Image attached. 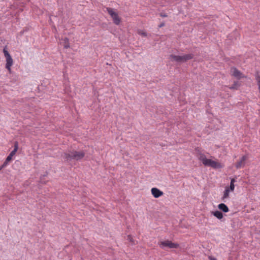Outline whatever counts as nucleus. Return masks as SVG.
<instances>
[{"mask_svg":"<svg viewBox=\"0 0 260 260\" xmlns=\"http://www.w3.org/2000/svg\"><path fill=\"white\" fill-rule=\"evenodd\" d=\"M84 150L77 151L75 150H68L62 155L65 161L70 162L72 160L80 161L85 156Z\"/></svg>","mask_w":260,"mask_h":260,"instance_id":"nucleus-1","label":"nucleus"},{"mask_svg":"<svg viewBox=\"0 0 260 260\" xmlns=\"http://www.w3.org/2000/svg\"><path fill=\"white\" fill-rule=\"evenodd\" d=\"M199 159L202 162L204 166L211 167L215 169H220L223 167L221 164L212 159L207 158L206 155L202 153L200 154Z\"/></svg>","mask_w":260,"mask_h":260,"instance_id":"nucleus-2","label":"nucleus"},{"mask_svg":"<svg viewBox=\"0 0 260 260\" xmlns=\"http://www.w3.org/2000/svg\"><path fill=\"white\" fill-rule=\"evenodd\" d=\"M194 55L192 53L186 54L181 56L171 54L170 55V59L171 61L183 63L192 59Z\"/></svg>","mask_w":260,"mask_h":260,"instance_id":"nucleus-3","label":"nucleus"},{"mask_svg":"<svg viewBox=\"0 0 260 260\" xmlns=\"http://www.w3.org/2000/svg\"><path fill=\"white\" fill-rule=\"evenodd\" d=\"M159 246L161 248L164 249L166 247L170 249H176L179 247V245L177 243H173L169 240L160 242Z\"/></svg>","mask_w":260,"mask_h":260,"instance_id":"nucleus-4","label":"nucleus"},{"mask_svg":"<svg viewBox=\"0 0 260 260\" xmlns=\"http://www.w3.org/2000/svg\"><path fill=\"white\" fill-rule=\"evenodd\" d=\"M106 11L112 18L113 23L116 25H119L121 22V18L117 13L114 12L113 9L109 7L106 8Z\"/></svg>","mask_w":260,"mask_h":260,"instance_id":"nucleus-5","label":"nucleus"},{"mask_svg":"<svg viewBox=\"0 0 260 260\" xmlns=\"http://www.w3.org/2000/svg\"><path fill=\"white\" fill-rule=\"evenodd\" d=\"M230 72L232 76L237 78L238 79H240L241 78L246 77L239 70L234 67L231 68Z\"/></svg>","mask_w":260,"mask_h":260,"instance_id":"nucleus-6","label":"nucleus"},{"mask_svg":"<svg viewBox=\"0 0 260 260\" xmlns=\"http://www.w3.org/2000/svg\"><path fill=\"white\" fill-rule=\"evenodd\" d=\"M247 157L246 155H243L240 159V160L237 162L235 165V167L237 169H240L244 167L245 165V161L247 159Z\"/></svg>","mask_w":260,"mask_h":260,"instance_id":"nucleus-7","label":"nucleus"},{"mask_svg":"<svg viewBox=\"0 0 260 260\" xmlns=\"http://www.w3.org/2000/svg\"><path fill=\"white\" fill-rule=\"evenodd\" d=\"M151 192L155 198H158L162 196L164 194V192L162 191L156 187L152 188Z\"/></svg>","mask_w":260,"mask_h":260,"instance_id":"nucleus-8","label":"nucleus"},{"mask_svg":"<svg viewBox=\"0 0 260 260\" xmlns=\"http://www.w3.org/2000/svg\"><path fill=\"white\" fill-rule=\"evenodd\" d=\"M6 68L9 71H11V67L13 64V60L12 57L10 56H7L6 57Z\"/></svg>","mask_w":260,"mask_h":260,"instance_id":"nucleus-9","label":"nucleus"},{"mask_svg":"<svg viewBox=\"0 0 260 260\" xmlns=\"http://www.w3.org/2000/svg\"><path fill=\"white\" fill-rule=\"evenodd\" d=\"M219 209L223 211V212L226 213L229 211L228 207L224 203H220L218 205Z\"/></svg>","mask_w":260,"mask_h":260,"instance_id":"nucleus-10","label":"nucleus"},{"mask_svg":"<svg viewBox=\"0 0 260 260\" xmlns=\"http://www.w3.org/2000/svg\"><path fill=\"white\" fill-rule=\"evenodd\" d=\"M212 214L218 219H221L223 218V214L221 212L219 211H213Z\"/></svg>","mask_w":260,"mask_h":260,"instance_id":"nucleus-11","label":"nucleus"},{"mask_svg":"<svg viewBox=\"0 0 260 260\" xmlns=\"http://www.w3.org/2000/svg\"><path fill=\"white\" fill-rule=\"evenodd\" d=\"M241 84L238 81H234V84L229 87L230 89L237 90L240 87Z\"/></svg>","mask_w":260,"mask_h":260,"instance_id":"nucleus-12","label":"nucleus"},{"mask_svg":"<svg viewBox=\"0 0 260 260\" xmlns=\"http://www.w3.org/2000/svg\"><path fill=\"white\" fill-rule=\"evenodd\" d=\"M14 148L13 150L11 152V153H10V155L12 156H13L15 154L16 152L18 150V142L17 141H15L14 142Z\"/></svg>","mask_w":260,"mask_h":260,"instance_id":"nucleus-13","label":"nucleus"},{"mask_svg":"<svg viewBox=\"0 0 260 260\" xmlns=\"http://www.w3.org/2000/svg\"><path fill=\"white\" fill-rule=\"evenodd\" d=\"M236 181L235 179H234V178H233L231 179V182H230V188H229L230 190L233 191L234 190V188H235L234 183Z\"/></svg>","mask_w":260,"mask_h":260,"instance_id":"nucleus-14","label":"nucleus"},{"mask_svg":"<svg viewBox=\"0 0 260 260\" xmlns=\"http://www.w3.org/2000/svg\"><path fill=\"white\" fill-rule=\"evenodd\" d=\"M230 189L229 188H226L223 192V196L222 197V200H224L225 198H227L229 196Z\"/></svg>","mask_w":260,"mask_h":260,"instance_id":"nucleus-15","label":"nucleus"},{"mask_svg":"<svg viewBox=\"0 0 260 260\" xmlns=\"http://www.w3.org/2000/svg\"><path fill=\"white\" fill-rule=\"evenodd\" d=\"M255 79L256 80L257 84L258 85V88L259 90V92L260 93V75L258 74H257L255 76Z\"/></svg>","mask_w":260,"mask_h":260,"instance_id":"nucleus-16","label":"nucleus"},{"mask_svg":"<svg viewBox=\"0 0 260 260\" xmlns=\"http://www.w3.org/2000/svg\"><path fill=\"white\" fill-rule=\"evenodd\" d=\"M3 52H4L5 57L10 56V53L8 52V51L7 50H6L5 48L4 49Z\"/></svg>","mask_w":260,"mask_h":260,"instance_id":"nucleus-17","label":"nucleus"},{"mask_svg":"<svg viewBox=\"0 0 260 260\" xmlns=\"http://www.w3.org/2000/svg\"><path fill=\"white\" fill-rule=\"evenodd\" d=\"M9 162V161H7V160H6L5 162L3 163V164L2 165L0 169H2V168L6 167L8 165Z\"/></svg>","mask_w":260,"mask_h":260,"instance_id":"nucleus-18","label":"nucleus"},{"mask_svg":"<svg viewBox=\"0 0 260 260\" xmlns=\"http://www.w3.org/2000/svg\"><path fill=\"white\" fill-rule=\"evenodd\" d=\"M12 157L13 156H11L10 154H9V155L6 158V160H7V161H10V160H11Z\"/></svg>","mask_w":260,"mask_h":260,"instance_id":"nucleus-19","label":"nucleus"},{"mask_svg":"<svg viewBox=\"0 0 260 260\" xmlns=\"http://www.w3.org/2000/svg\"><path fill=\"white\" fill-rule=\"evenodd\" d=\"M64 47L65 48H68L70 47V44H69V42L68 43H65L64 44Z\"/></svg>","mask_w":260,"mask_h":260,"instance_id":"nucleus-20","label":"nucleus"},{"mask_svg":"<svg viewBox=\"0 0 260 260\" xmlns=\"http://www.w3.org/2000/svg\"><path fill=\"white\" fill-rule=\"evenodd\" d=\"M160 16L162 17H167L168 16V15L166 14L162 13H161L160 14Z\"/></svg>","mask_w":260,"mask_h":260,"instance_id":"nucleus-21","label":"nucleus"},{"mask_svg":"<svg viewBox=\"0 0 260 260\" xmlns=\"http://www.w3.org/2000/svg\"><path fill=\"white\" fill-rule=\"evenodd\" d=\"M64 44L69 42V39L68 38H65L64 39Z\"/></svg>","mask_w":260,"mask_h":260,"instance_id":"nucleus-22","label":"nucleus"},{"mask_svg":"<svg viewBox=\"0 0 260 260\" xmlns=\"http://www.w3.org/2000/svg\"><path fill=\"white\" fill-rule=\"evenodd\" d=\"M142 36H144V37H146L147 34L146 32H143L142 33L140 34Z\"/></svg>","mask_w":260,"mask_h":260,"instance_id":"nucleus-23","label":"nucleus"},{"mask_svg":"<svg viewBox=\"0 0 260 260\" xmlns=\"http://www.w3.org/2000/svg\"><path fill=\"white\" fill-rule=\"evenodd\" d=\"M209 258L210 260H217V259L214 257L212 256H209Z\"/></svg>","mask_w":260,"mask_h":260,"instance_id":"nucleus-24","label":"nucleus"},{"mask_svg":"<svg viewBox=\"0 0 260 260\" xmlns=\"http://www.w3.org/2000/svg\"><path fill=\"white\" fill-rule=\"evenodd\" d=\"M164 25H165V23H162L158 26H159V27H161L164 26Z\"/></svg>","mask_w":260,"mask_h":260,"instance_id":"nucleus-25","label":"nucleus"},{"mask_svg":"<svg viewBox=\"0 0 260 260\" xmlns=\"http://www.w3.org/2000/svg\"><path fill=\"white\" fill-rule=\"evenodd\" d=\"M128 239L130 241H132V237H131V236H128Z\"/></svg>","mask_w":260,"mask_h":260,"instance_id":"nucleus-26","label":"nucleus"}]
</instances>
